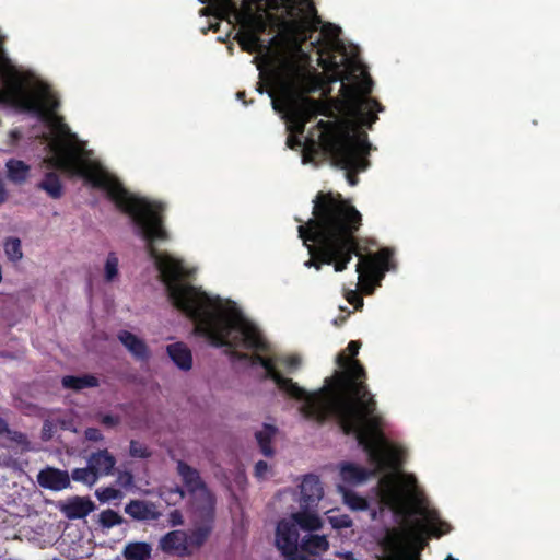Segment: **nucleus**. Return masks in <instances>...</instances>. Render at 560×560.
<instances>
[{
  "instance_id": "obj_43",
  "label": "nucleus",
  "mask_w": 560,
  "mask_h": 560,
  "mask_svg": "<svg viewBox=\"0 0 560 560\" xmlns=\"http://www.w3.org/2000/svg\"><path fill=\"white\" fill-rule=\"evenodd\" d=\"M376 514H377V513H376V511H373V512H372V518H375V517H376Z\"/></svg>"
},
{
  "instance_id": "obj_25",
  "label": "nucleus",
  "mask_w": 560,
  "mask_h": 560,
  "mask_svg": "<svg viewBox=\"0 0 560 560\" xmlns=\"http://www.w3.org/2000/svg\"><path fill=\"white\" fill-rule=\"evenodd\" d=\"M55 422H58L62 429L71 430L74 432L77 431V429L72 425L71 422L60 419L59 417H51V418L46 419L44 422L43 430H42V435H43L44 440L51 439Z\"/></svg>"
},
{
  "instance_id": "obj_9",
  "label": "nucleus",
  "mask_w": 560,
  "mask_h": 560,
  "mask_svg": "<svg viewBox=\"0 0 560 560\" xmlns=\"http://www.w3.org/2000/svg\"><path fill=\"white\" fill-rule=\"evenodd\" d=\"M300 511H312L324 497V488L315 475H306L300 483Z\"/></svg>"
},
{
  "instance_id": "obj_12",
  "label": "nucleus",
  "mask_w": 560,
  "mask_h": 560,
  "mask_svg": "<svg viewBox=\"0 0 560 560\" xmlns=\"http://www.w3.org/2000/svg\"><path fill=\"white\" fill-rule=\"evenodd\" d=\"M61 512L70 520L83 518L95 510L94 503L84 497H74L62 503Z\"/></svg>"
},
{
  "instance_id": "obj_1",
  "label": "nucleus",
  "mask_w": 560,
  "mask_h": 560,
  "mask_svg": "<svg viewBox=\"0 0 560 560\" xmlns=\"http://www.w3.org/2000/svg\"><path fill=\"white\" fill-rule=\"evenodd\" d=\"M242 50L257 54V69L270 84L269 96L276 112L282 114L290 136L291 149L302 145L299 138L312 117L324 115L303 143L302 162L308 163L320 153L329 155L331 163L347 172V180L357 185L355 173L369 166L370 144L363 126H371L378 103L369 97L372 80L359 58V48L340 37H316L311 43L329 82H340L342 101L325 105L304 95L307 81L304 71L306 54L301 37H233Z\"/></svg>"
},
{
  "instance_id": "obj_41",
  "label": "nucleus",
  "mask_w": 560,
  "mask_h": 560,
  "mask_svg": "<svg viewBox=\"0 0 560 560\" xmlns=\"http://www.w3.org/2000/svg\"><path fill=\"white\" fill-rule=\"evenodd\" d=\"M243 96H244V93H243V92H238V93H237V98H238V100L243 98Z\"/></svg>"
},
{
  "instance_id": "obj_42",
  "label": "nucleus",
  "mask_w": 560,
  "mask_h": 560,
  "mask_svg": "<svg viewBox=\"0 0 560 560\" xmlns=\"http://www.w3.org/2000/svg\"><path fill=\"white\" fill-rule=\"evenodd\" d=\"M229 38H230V37L223 38V39H222V43H224V44H229V40H226V39H229Z\"/></svg>"
},
{
  "instance_id": "obj_26",
  "label": "nucleus",
  "mask_w": 560,
  "mask_h": 560,
  "mask_svg": "<svg viewBox=\"0 0 560 560\" xmlns=\"http://www.w3.org/2000/svg\"><path fill=\"white\" fill-rule=\"evenodd\" d=\"M72 479L74 481L82 482L84 485H88L92 487L96 483L98 477L96 476V472L92 469V467L88 464V467L85 468H77L72 471Z\"/></svg>"
},
{
  "instance_id": "obj_30",
  "label": "nucleus",
  "mask_w": 560,
  "mask_h": 560,
  "mask_svg": "<svg viewBox=\"0 0 560 560\" xmlns=\"http://www.w3.org/2000/svg\"><path fill=\"white\" fill-rule=\"evenodd\" d=\"M95 495L97 497V499L101 502H108L112 500L119 499L121 497V493L119 490H117L115 488L106 487V488L97 489L95 491Z\"/></svg>"
},
{
  "instance_id": "obj_22",
  "label": "nucleus",
  "mask_w": 560,
  "mask_h": 560,
  "mask_svg": "<svg viewBox=\"0 0 560 560\" xmlns=\"http://www.w3.org/2000/svg\"><path fill=\"white\" fill-rule=\"evenodd\" d=\"M277 429L273 425L265 424L259 431L256 433V439L261 448V452L266 456H271L273 451L270 446L272 439L276 436Z\"/></svg>"
},
{
  "instance_id": "obj_35",
  "label": "nucleus",
  "mask_w": 560,
  "mask_h": 560,
  "mask_svg": "<svg viewBox=\"0 0 560 560\" xmlns=\"http://www.w3.org/2000/svg\"><path fill=\"white\" fill-rule=\"evenodd\" d=\"M85 439L93 442H102L104 440V435L96 428H88L84 432Z\"/></svg>"
},
{
  "instance_id": "obj_33",
  "label": "nucleus",
  "mask_w": 560,
  "mask_h": 560,
  "mask_svg": "<svg viewBox=\"0 0 560 560\" xmlns=\"http://www.w3.org/2000/svg\"><path fill=\"white\" fill-rule=\"evenodd\" d=\"M97 419L106 428H115L120 423V417L116 415H100Z\"/></svg>"
},
{
  "instance_id": "obj_44",
  "label": "nucleus",
  "mask_w": 560,
  "mask_h": 560,
  "mask_svg": "<svg viewBox=\"0 0 560 560\" xmlns=\"http://www.w3.org/2000/svg\"><path fill=\"white\" fill-rule=\"evenodd\" d=\"M446 560H457V559H454L452 556H448V557L446 558Z\"/></svg>"
},
{
  "instance_id": "obj_3",
  "label": "nucleus",
  "mask_w": 560,
  "mask_h": 560,
  "mask_svg": "<svg viewBox=\"0 0 560 560\" xmlns=\"http://www.w3.org/2000/svg\"><path fill=\"white\" fill-rule=\"evenodd\" d=\"M190 272L184 262L178 260L163 284L172 304L194 322L195 332L206 338L212 346L226 348L237 359H249L253 365L260 364L266 375L273 380L280 389L300 401V411L305 418L324 421L330 417L331 415H312L305 408L308 396L319 393L320 389L306 392L280 374L278 365L287 373L296 371L301 365L300 357L290 354L264 358L259 354L248 357L241 353V350H267L259 330L234 302L191 285L188 281Z\"/></svg>"
},
{
  "instance_id": "obj_5",
  "label": "nucleus",
  "mask_w": 560,
  "mask_h": 560,
  "mask_svg": "<svg viewBox=\"0 0 560 560\" xmlns=\"http://www.w3.org/2000/svg\"><path fill=\"white\" fill-rule=\"evenodd\" d=\"M221 20L228 21L234 35H341V27L324 22L311 1L295 0H222L218 8ZM225 35H233L229 30Z\"/></svg>"
},
{
  "instance_id": "obj_24",
  "label": "nucleus",
  "mask_w": 560,
  "mask_h": 560,
  "mask_svg": "<svg viewBox=\"0 0 560 560\" xmlns=\"http://www.w3.org/2000/svg\"><path fill=\"white\" fill-rule=\"evenodd\" d=\"M3 250L8 260L18 262L23 258L22 243L18 237H8L3 242Z\"/></svg>"
},
{
  "instance_id": "obj_18",
  "label": "nucleus",
  "mask_w": 560,
  "mask_h": 560,
  "mask_svg": "<svg viewBox=\"0 0 560 560\" xmlns=\"http://www.w3.org/2000/svg\"><path fill=\"white\" fill-rule=\"evenodd\" d=\"M7 178L14 184H23L27 180L31 173V166L16 159H10L5 163Z\"/></svg>"
},
{
  "instance_id": "obj_8",
  "label": "nucleus",
  "mask_w": 560,
  "mask_h": 560,
  "mask_svg": "<svg viewBox=\"0 0 560 560\" xmlns=\"http://www.w3.org/2000/svg\"><path fill=\"white\" fill-rule=\"evenodd\" d=\"M177 471L192 494V508L200 520H209L213 514L214 498L202 482L198 471L184 462L177 463Z\"/></svg>"
},
{
  "instance_id": "obj_38",
  "label": "nucleus",
  "mask_w": 560,
  "mask_h": 560,
  "mask_svg": "<svg viewBox=\"0 0 560 560\" xmlns=\"http://www.w3.org/2000/svg\"><path fill=\"white\" fill-rule=\"evenodd\" d=\"M7 199V190L3 185L0 183V205L3 203Z\"/></svg>"
},
{
  "instance_id": "obj_2",
  "label": "nucleus",
  "mask_w": 560,
  "mask_h": 560,
  "mask_svg": "<svg viewBox=\"0 0 560 560\" xmlns=\"http://www.w3.org/2000/svg\"><path fill=\"white\" fill-rule=\"evenodd\" d=\"M370 417L375 419L362 430L364 436L336 418L345 433L355 435L374 466L373 469H366L352 463L341 464V485L359 486L380 471L394 469L380 478L374 490L377 503L387 508L397 522V526L386 530L383 547L388 560H418L413 545L425 536L439 537L448 533L450 525L440 518L438 511L424 497L416 476L397 470L405 460V450L385 439L381 431L382 417L377 412H371L366 418Z\"/></svg>"
},
{
  "instance_id": "obj_16",
  "label": "nucleus",
  "mask_w": 560,
  "mask_h": 560,
  "mask_svg": "<svg viewBox=\"0 0 560 560\" xmlns=\"http://www.w3.org/2000/svg\"><path fill=\"white\" fill-rule=\"evenodd\" d=\"M329 546L327 536L318 534L305 535L300 542L301 550L312 556H320L329 549Z\"/></svg>"
},
{
  "instance_id": "obj_15",
  "label": "nucleus",
  "mask_w": 560,
  "mask_h": 560,
  "mask_svg": "<svg viewBox=\"0 0 560 560\" xmlns=\"http://www.w3.org/2000/svg\"><path fill=\"white\" fill-rule=\"evenodd\" d=\"M118 339L137 360L144 361L149 359V349L138 336L124 330L118 334Z\"/></svg>"
},
{
  "instance_id": "obj_10",
  "label": "nucleus",
  "mask_w": 560,
  "mask_h": 560,
  "mask_svg": "<svg viewBox=\"0 0 560 560\" xmlns=\"http://www.w3.org/2000/svg\"><path fill=\"white\" fill-rule=\"evenodd\" d=\"M162 551L178 557L188 556V546L186 532L184 530H172L164 535L159 542Z\"/></svg>"
},
{
  "instance_id": "obj_29",
  "label": "nucleus",
  "mask_w": 560,
  "mask_h": 560,
  "mask_svg": "<svg viewBox=\"0 0 560 560\" xmlns=\"http://www.w3.org/2000/svg\"><path fill=\"white\" fill-rule=\"evenodd\" d=\"M129 455L133 458L144 459L151 456V452L144 443L131 440L129 445Z\"/></svg>"
},
{
  "instance_id": "obj_39",
  "label": "nucleus",
  "mask_w": 560,
  "mask_h": 560,
  "mask_svg": "<svg viewBox=\"0 0 560 560\" xmlns=\"http://www.w3.org/2000/svg\"><path fill=\"white\" fill-rule=\"evenodd\" d=\"M21 137L20 132L16 130H13L10 132V138L12 142H15Z\"/></svg>"
},
{
  "instance_id": "obj_40",
  "label": "nucleus",
  "mask_w": 560,
  "mask_h": 560,
  "mask_svg": "<svg viewBox=\"0 0 560 560\" xmlns=\"http://www.w3.org/2000/svg\"><path fill=\"white\" fill-rule=\"evenodd\" d=\"M7 430V423L0 418V433Z\"/></svg>"
},
{
  "instance_id": "obj_28",
  "label": "nucleus",
  "mask_w": 560,
  "mask_h": 560,
  "mask_svg": "<svg viewBox=\"0 0 560 560\" xmlns=\"http://www.w3.org/2000/svg\"><path fill=\"white\" fill-rule=\"evenodd\" d=\"M98 522L102 527L112 528L116 525L121 524L122 518L117 512H115L113 510H105V511L101 512V514L98 516Z\"/></svg>"
},
{
  "instance_id": "obj_37",
  "label": "nucleus",
  "mask_w": 560,
  "mask_h": 560,
  "mask_svg": "<svg viewBox=\"0 0 560 560\" xmlns=\"http://www.w3.org/2000/svg\"><path fill=\"white\" fill-rule=\"evenodd\" d=\"M336 556L337 557H340L345 560H358L354 555L350 551H346V552H336Z\"/></svg>"
},
{
  "instance_id": "obj_6",
  "label": "nucleus",
  "mask_w": 560,
  "mask_h": 560,
  "mask_svg": "<svg viewBox=\"0 0 560 560\" xmlns=\"http://www.w3.org/2000/svg\"><path fill=\"white\" fill-rule=\"evenodd\" d=\"M359 341H350L347 350L338 353L336 363L339 370L327 377L320 392L308 396L306 410L312 415H331L339 418L347 428H354L362 435V430L369 425L376 412V402L365 386V372L354 357L360 349Z\"/></svg>"
},
{
  "instance_id": "obj_34",
  "label": "nucleus",
  "mask_w": 560,
  "mask_h": 560,
  "mask_svg": "<svg viewBox=\"0 0 560 560\" xmlns=\"http://www.w3.org/2000/svg\"><path fill=\"white\" fill-rule=\"evenodd\" d=\"M345 296L350 304H353L357 308L363 305V301L361 296L358 294L357 290L349 289L346 291Z\"/></svg>"
},
{
  "instance_id": "obj_21",
  "label": "nucleus",
  "mask_w": 560,
  "mask_h": 560,
  "mask_svg": "<svg viewBox=\"0 0 560 560\" xmlns=\"http://www.w3.org/2000/svg\"><path fill=\"white\" fill-rule=\"evenodd\" d=\"M61 383L65 388L74 390H80L88 387H95L98 385L97 378L92 375H68L62 377Z\"/></svg>"
},
{
  "instance_id": "obj_11",
  "label": "nucleus",
  "mask_w": 560,
  "mask_h": 560,
  "mask_svg": "<svg viewBox=\"0 0 560 560\" xmlns=\"http://www.w3.org/2000/svg\"><path fill=\"white\" fill-rule=\"evenodd\" d=\"M37 481L43 488L59 491L70 485V478L67 471L47 467L37 475Z\"/></svg>"
},
{
  "instance_id": "obj_13",
  "label": "nucleus",
  "mask_w": 560,
  "mask_h": 560,
  "mask_svg": "<svg viewBox=\"0 0 560 560\" xmlns=\"http://www.w3.org/2000/svg\"><path fill=\"white\" fill-rule=\"evenodd\" d=\"M166 352L172 362L182 371H190L192 368V353L189 347L182 342H173L166 347Z\"/></svg>"
},
{
  "instance_id": "obj_32",
  "label": "nucleus",
  "mask_w": 560,
  "mask_h": 560,
  "mask_svg": "<svg viewBox=\"0 0 560 560\" xmlns=\"http://www.w3.org/2000/svg\"><path fill=\"white\" fill-rule=\"evenodd\" d=\"M330 525L336 529L348 528L352 525L351 518L346 514L328 516Z\"/></svg>"
},
{
  "instance_id": "obj_14",
  "label": "nucleus",
  "mask_w": 560,
  "mask_h": 560,
  "mask_svg": "<svg viewBox=\"0 0 560 560\" xmlns=\"http://www.w3.org/2000/svg\"><path fill=\"white\" fill-rule=\"evenodd\" d=\"M88 464L92 467L96 476H109L114 474L116 465L115 457L108 452V450H100L90 455Z\"/></svg>"
},
{
  "instance_id": "obj_17",
  "label": "nucleus",
  "mask_w": 560,
  "mask_h": 560,
  "mask_svg": "<svg viewBox=\"0 0 560 560\" xmlns=\"http://www.w3.org/2000/svg\"><path fill=\"white\" fill-rule=\"evenodd\" d=\"M125 512L135 520H156L160 513L154 505L144 501L135 500L125 506Z\"/></svg>"
},
{
  "instance_id": "obj_36",
  "label": "nucleus",
  "mask_w": 560,
  "mask_h": 560,
  "mask_svg": "<svg viewBox=\"0 0 560 560\" xmlns=\"http://www.w3.org/2000/svg\"><path fill=\"white\" fill-rule=\"evenodd\" d=\"M10 435H11V440L18 442L19 444H21V445H26L27 444V439H26V436L23 433L11 432Z\"/></svg>"
},
{
  "instance_id": "obj_27",
  "label": "nucleus",
  "mask_w": 560,
  "mask_h": 560,
  "mask_svg": "<svg viewBox=\"0 0 560 560\" xmlns=\"http://www.w3.org/2000/svg\"><path fill=\"white\" fill-rule=\"evenodd\" d=\"M119 261L116 254H108L104 265V278L107 282H113L118 278L119 275Z\"/></svg>"
},
{
  "instance_id": "obj_7",
  "label": "nucleus",
  "mask_w": 560,
  "mask_h": 560,
  "mask_svg": "<svg viewBox=\"0 0 560 560\" xmlns=\"http://www.w3.org/2000/svg\"><path fill=\"white\" fill-rule=\"evenodd\" d=\"M323 527V521L315 511H298L282 517L276 526L275 544L282 555H295L300 547L299 528L316 532Z\"/></svg>"
},
{
  "instance_id": "obj_20",
  "label": "nucleus",
  "mask_w": 560,
  "mask_h": 560,
  "mask_svg": "<svg viewBox=\"0 0 560 560\" xmlns=\"http://www.w3.org/2000/svg\"><path fill=\"white\" fill-rule=\"evenodd\" d=\"M209 534L210 527L208 525L196 527L189 533L186 532L188 556L194 555L206 542Z\"/></svg>"
},
{
  "instance_id": "obj_31",
  "label": "nucleus",
  "mask_w": 560,
  "mask_h": 560,
  "mask_svg": "<svg viewBox=\"0 0 560 560\" xmlns=\"http://www.w3.org/2000/svg\"><path fill=\"white\" fill-rule=\"evenodd\" d=\"M254 475L260 481L267 480L272 476V468L267 462L259 460L255 465Z\"/></svg>"
},
{
  "instance_id": "obj_4",
  "label": "nucleus",
  "mask_w": 560,
  "mask_h": 560,
  "mask_svg": "<svg viewBox=\"0 0 560 560\" xmlns=\"http://www.w3.org/2000/svg\"><path fill=\"white\" fill-rule=\"evenodd\" d=\"M313 203V217L298 229L311 255L304 266L320 270L324 264L332 265L336 272H341L352 256L357 255V287L360 285L363 292L371 294L374 285H380L385 272L389 270V250L382 249L366 256L358 253L354 234L361 226V214L340 195L319 192Z\"/></svg>"
},
{
  "instance_id": "obj_19",
  "label": "nucleus",
  "mask_w": 560,
  "mask_h": 560,
  "mask_svg": "<svg viewBox=\"0 0 560 560\" xmlns=\"http://www.w3.org/2000/svg\"><path fill=\"white\" fill-rule=\"evenodd\" d=\"M152 547L148 542L135 541L125 546L122 555L126 560H149Z\"/></svg>"
},
{
  "instance_id": "obj_23",
  "label": "nucleus",
  "mask_w": 560,
  "mask_h": 560,
  "mask_svg": "<svg viewBox=\"0 0 560 560\" xmlns=\"http://www.w3.org/2000/svg\"><path fill=\"white\" fill-rule=\"evenodd\" d=\"M338 490L342 494L343 503L353 511L368 509V501L357 493L348 490L343 485H338Z\"/></svg>"
}]
</instances>
